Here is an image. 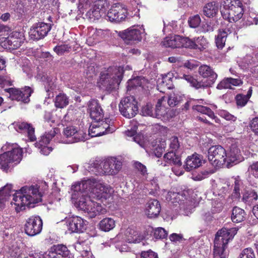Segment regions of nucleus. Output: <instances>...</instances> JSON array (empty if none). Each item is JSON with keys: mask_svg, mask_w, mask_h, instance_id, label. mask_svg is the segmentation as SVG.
<instances>
[{"mask_svg": "<svg viewBox=\"0 0 258 258\" xmlns=\"http://www.w3.org/2000/svg\"><path fill=\"white\" fill-rule=\"evenodd\" d=\"M183 78L196 89H199L202 87L201 82L198 81L190 75H184Z\"/></svg>", "mask_w": 258, "mask_h": 258, "instance_id": "obj_46", "label": "nucleus"}, {"mask_svg": "<svg viewBox=\"0 0 258 258\" xmlns=\"http://www.w3.org/2000/svg\"><path fill=\"white\" fill-rule=\"evenodd\" d=\"M236 99L238 106H244L248 101V97L239 94L236 96Z\"/></svg>", "mask_w": 258, "mask_h": 258, "instance_id": "obj_58", "label": "nucleus"}, {"mask_svg": "<svg viewBox=\"0 0 258 258\" xmlns=\"http://www.w3.org/2000/svg\"><path fill=\"white\" fill-rule=\"evenodd\" d=\"M194 49L198 50L200 51L206 49L208 46V42L207 40L203 36H200L197 38H194Z\"/></svg>", "mask_w": 258, "mask_h": 258, "instance_id": "obj_39", "label": "nucleus"}, {"mask_svg": "<svg viewBox=\"0 0 258 258\" xmlns=\"http://www.w3.org/2000/svg\"><path fill=\"white\" fill-rule=\"evenodd\" d=\"M64 136L69 139V143H74L80 141H84L87 136L83 130H77L73 126H67L63 129Z\"/></svg>", "mask_w": 258, "mask_h": 258, "instance_id": "obj_16", "label": "nucleus"}, {"mask_svg": "<svg viewBox=\"0 0 258 258\" xmlns=\"http://www.w3.org/2000/svg\"><path fill=\"white\" fill-rule=\"evenodd\" d=\"M15 130L20 133H27L28 137L31 141H34L36 137L34 134V128L31 124L26 122H16L14 123Z\"/></svg>", "mask_w": 258, "mask_h": 258, "instance_id": "obj_25", "label": "nucleus"}, {"mask_svg": "<svg viewBox=\"0 0 258 258\" xmlns=\"http://www.w3.org/2000/svg\"><path fill=\"white\" fill-rule=\"evenodd\" d=\"M244 211L237 207L233 208L231 214V220L234 223H239L243 221L245 218Z\"/></svg>", "mask_w": 258, "mask_h": 258, "instance_id": "obj_34", "label": "nucleus"}, {"mask_svg": "<svg viewBox=\"0 0 258 258\" xmlns=\"http://www.w3.org/2000/svg\"><path fill=\"white\" fill-rule=\"evenodd\" d=\"M185 195L184 192H176L170 191L168 192L166 199L167 201L170 202L172 204L179 203L180 204L186 199Z\"/></svg>", "mask_w": 258, "mask_h": 258, "instance_id": "obj_32", "label": "nucleus"}, {"mask_svg": "<svg viewBox=\"0 0 258 258\" xmlns=\"http://www.w3.org/2000/svg\"><path fill=\"white\" fill-rule=\"evenodd\" d=\"M59 129L57 127H54L50 132L47 133L41 137L39 141V144L41 146H43L40 150L42 154L44 155H48L51 151L48 147H46L45 145L49 143L50 140L55 136L58 132Z\"/></svg>", "mask_w": 258, "mask_h": 258, "instance_id": "obj_22", "label": "nucleus"}, {"mask_svg": "<svg viewBox=\"0 0 258 258\" xmlns=\"http://www.w3.org/2000/svg\"><path fill=\"white\" fill-rule=\"evenodd\" d=\"M69 103V98L64 94L60 93L55 98L54 104L57 108H63Z\"/></svg>", "mask_w": 258, "mask_h": 258, "instance_id": "obj_40", "label": "nucleus"}, {"mask_svg": "<svg viewBox=\"0 0 258 258\" xmlns=\"http://www.w3.org/2000/svg\"><path fill=\"white\" fill-rule=\"evenodd\" d=\"M127 232L129 234L127 235V240L129 243H139L145 238L144 235L133 229H128Z\"/></svg>", "mask_w": 258, "mask_h": 258, "instance_id": "obj_37", "label": "nucleus"}, {"mask_svg": "<svg viewBox=\"0 0 258 258\" xmlns=\"http://www.w3.org/2000/svg\"><path fill=\"white\" fill-rule=\"evenodd\" d=\"M231 5L225 8L221 12L223 18L229 22H236L243 16V8L239 0L231 1Z\"/></svg>", "mask_w": 258, "mask_h": 258, "instance_id": "obj_6", "label": "nucleus"}, {"mask_svg": "<svg viewBox=\"0 0 258 258\" xmlns=\"http://www.w3.org/2000/svg\"><path fill=\"white\" fill-rule=\"evenodd\" d=\"M161 211V206L158 201L152 199L148 201L146 205V214L149 218L156 217Z\"/></svg>", "mask_w": 258, "mask_h": 258, "instance_id": "obj_23", "label": "nucleus"}, {"mask_svg": "<svg viewBox=\"0 0 258 258\" xmlns=\"http://www.w3.org/2000/svg\"><path fill=\"white\" fill-rule=\"evenodd\" d=\"M86 5L92 6L93 8L105 13L108 7V4L106 0H85Z\"/></svg>", "mask_w": 258, "mask_h": 258, "instance_id": "obj_31", "label": "nucleus"}, {"mask_svg": "<svg viewBox=\"0 0 258 258\" xmlns=\"http://www.w3.org/2000/svg\"><path fill=\"white\" fill-rule=\"evenodd\" d=\"M22 150L19 148H14L12 150L0 155V168L7 171L14 164H17L22 160Z\"/></svg>", "mask_w": 258, "mask_h": 258, "instance_id": "obj_7", "label": "nucleus"}, {"mask_svg": "<svg viewBox=\"0 0 258 258\" xmlns=\"http://www.w3.org/2000/svg\"><path fill=\"white\" fill-rule=\"evenodd\" d=\"M227 153L220 145L213 146L208 150V160L214 166L220 167L226 164Z\"/></svg>", "mask_w": 258, "mask_h": 258, "instance_id": "obj_9", "label": "nucleus"}, {"mask_svg": "<svg viewBox=\"0 0 258 258\" xmlns=\"http://www.w3.org/2000/svg\"><path fill=\"white\" fill-rule=\"evenodd\" d=\"M141 258H158V255L154 251L149 250L142 251L141 253Z\"/></svg>", "mask_w": 258, "mask_h": 258, "instance_id": "obj_62", "label": "nucleus"}, {"mask_svg": "<svg viewBox=\"0 0 258 258\" xmlns=\"http://www.w3.org/2000/svg\"><path fill=\"white\" fill-rule=\"evenodd\" d=\"M150 184L151 185V191H150V194L151 195H154L155 192L157 191L159 189L157 178H154L152 180H151L150 181Z\"/></svg>", "mask_w": 258, "mask_h": 258, "instance_id": "obj_63", "label": "nucleus"}, {"mask_svg": "<svg viewBox=\"0 0 258 258\" xmlns=\"http://www.w3.org/2000/svg\"><path fill=\"white\" fill-rule=\"evenodd\" d=\"M181 44V36L179 35L166 37L162 42V44L165 47L172 48H180Z\"/></svg>", "mask_w": 258, "mask_h": 258, "instance_id": "obj_29", "label": "nucleus"}, {"mask_svg": "<svg viewBox=\"0 0 258 258\" xmlns=\"http://www.w3.org/2000/svg\"><path fill=\"white\" fill-rule=\"evenodd\" d=\"M51 24L44 22H38L33 25L29 32V36L34 40L44 38L50 31Z\"/></svg>", "mask_w": 258, "mask_h": 258, "instance_id": "obj_12", "label": "nucleus"}, {"mask_svg": "<svg viewBox=\"0 0 258 258\" xmlns=\"http://www.w3.org/2000/svg\"><path fill=\"white\" fill-rule=\"evenodd\" d=\"M70 47L68 45L63 44L57 45L53 48V50L59 55H62L66 52L70 51Z\"/></svg>", "mask_w": 258, "mask_h": 258, "instance_id": "obj_56", "label": "nucleus"}, {"mask_svg": "<svg viewBox=\"0 0 258 258\" xmlns=\"http://www.w3.org/2000/svg\"><path fill=\"white\" fill-rule=\"evenodd\" d=\"M45 126L49 125L50 126H52L53 124L54 123V119L52 116V113L49 111H45L43 116Z\"/></svg>", "mask_w": 258, "mask_h": 258, "instance_id": "obj_54", "label": "nucleus"}, {"mask_svg": "<svg viewBox=\"0 0 258 258\" xmlns=\"http://www.w3.org/2000/svg\"><path fill=\"white\" fill-rule=\"evenodd\" d=\"M134 167L139 172H140L145 179H147V175L148 174L147 173L146 167L144 165L138 161H136L134 163Z\"/></svg>", "mask_w": 258, "mask_h": 258, "instance_id": "obj_52", "label": "nucleus"}, {"mask_svg": "<svg viewBox=\"0 0 258 258\" xmlns=\"http://www.w3.org/2000/svg\"><path fill=\"white\" fill-rule=\"evenodd\" d=\"M229 78H226L221 81L217 85L218 89H230L231 86L229 84Z\"/></svg>", "mask_w": 258, "mask_h": 258, "instance_id": "obj_61", "label": "nucleus"}, {"mask_svg": "<svg viewBox=\"0 0 258 258\" xmlns=\"http://www.w3.org/2000/svg\"><path fill=\"white\" fill-rule=\"evenodd\" d=\"M128 86H131L132 87H142L144 86L148 83L147 80L143 77H137L133 79L130 80L128 81Z\"/></svg>", "mask_w": 258, "mask_h": 258, "instance_id": "obj_44", "label": "nucleus"}, {"mask_svg": "<svg viewBox=\"0 0 258 258\" xmlns=\"http://www.w3.org/2000/svg\"><path fill=\"white\" fill-rule=\"evenodd\" d=\"M237 231L236 228H222L217 232L214 240V253L215 255H223L229 240L233 238Z\"/></svg>", "mask_w": 258, "mask_h": 258, "instance_id": "obj_4", "label": "nucleus"}, {"mask_svg": "<svg viewBox=\"0 0 258 258\" xmlns=\"http://www.w3.org/2000/svg\"><path fill=\"white\" fill-rule=\"evenodd\" d=\"M193 109L207 115L211 118L214 119L216 123H219L220 122V119L215 116L214 112L208 107L197 105L193 106Z\"/></svg>", "mask_w": 258, "mask_h": 258, "instance_id": "obj_33", "label": "nucleus"}, {"mask_svg": "<svg viewBox=\"0 0 258 258\" xmlns=\"http://www.w3.org/2000/svg\"><path fill=\"white\" fill-rule=\"evenodd\" d=\"M86 15L88 19L91 22H94L95 20H99L102 17H105V13H103L102 11H99L93 7H92V8L87 12Z\"/></svg>", "mask_w": 258, "mask_h": 258, "instance_id": "obj_42", "label": "nucleus"}, {"mask_svg": "<svg viewBox=\"0 0 258 258\" xmlns=\"http://www.w3.org/2000/svg\"><path fill=\"white\" fill-rule=\"evenodd\" d=\"M227 33L225 30H219L217 35L215 37V42L217 47L222 49L225 46Z\"/></svg>", "mask_w": 258, "mask_h": 258, "instance_id": "obj_41", "label": "nucleus"}, {"mask_svg": "<svg viewBox=\"0 0 258 258\" xmlns=\"http://www.w3.org/2000/svg\"><path fill=\"white\" fill-rule=\"evenodd\" d=\"M118 107L120 113L128 118L134 117L138 111L137 102L133 96L122 99Z\"/></svg>", "mask_w": 258, "mask_h": 258, "instance_id": "obj_10", "label": "nucleus"}, {"mask_svg": "<svg viewBox=\"0 0 258 258\" xmlns=\"http://www.w3.org/2000/svg\"><path fill=\"white\" fill-rule=\"evenodd\" d=\"M88 194V190L85 188L83 190L81 188V190L78 191L73 190L72 199L75 200L78 208L87 213L91 218L105 214L106 210L100 204L91 200Z\"/></svg>", "mask_w": 258, "mask_h": 258, "instance_id": "obj_2", "label": "nucleus"}, {"mask_svg": "<svg viewBox=\"0 0 258 258\" xmlns=\"http://www.w3.org/2000/svg\"><path fill=\"white\" fill-rule=\"evenodd\" d=\"M88 110L91 118L94 121L103 120V110L96 100H92L88 103Z\"/></svg>", "mask_w": 258, "mask_h": 258, "instance_id": "obj_21", "label": "nucleus"}, {"mask_svg": "<svg viewBox=\"0 0 258 258\" xmlns=\"http://www.w3.org/2000/svg\"><path fill=\"white\" fill-rule=\"evenodd\" d=\"M201 22V19L200 16L199 15H196L193 16H191L188 18V23L189 26L191 28H197Z\"/></svg>", "mask_w": 258, "mask_h": 258, "instance_id": "obj_47", "label": "nucleus"}, {"mask_svg": "<svg viewBox=\"0 0 258 258\" xmlns=\"http://www.w3.org/2000/svg\"><path fill=\"white\" fill-rule=\"evenodd\" d=\"M9 90L10 97L12 100L21 101L25 103L29 101V97L33 92L32 89L28 86H25L22 89L10 88Z\"/></svg>", "mask_w": 258, "mask_h": 258, "instance_id": "obj_15", "label": "nucleus"}, {"mask_svg": "<svg viewBox=\"0 0 258 258\" xmlns=\"http://www.w3.org/2000/svg\"><path fill=\"white\" fill-rule=\"evenodd\" d=\"M218 10V4L215 2H212L207 4L203 7V14L207 17L212 18L216 15Z\"/></svg>", "mask_w": 258, "mask_h": 258, "instance_id": "obj_28", "label": "nucleus"}, {"mask_svg": "<svg viewBox=\"0 0 258 258\" xmlns=\"http://www.w3.org/2000/svg\"><path fill=\"white\" fill-rule=\"evenodd\" d=\"M182 100V97L178 94L173 93L168 96L167 103L170 107H174L180 104Z\"/></svg>", "mask_w": 258, "mask_h": 258, "instance_id": "obj_45", "label": "nucleus"}, {"mask_svg": "<svg viewBox=\"0 0 258 258\" xmlns=\"http://www.w3.org/2000/svg\"><path fill=\"white\" fill-rule=\"evenodd\" d=\"M167 232L162 227H158L154 231V237L156 239H163L167 237Z\"/></svg>", "mask_w": 258, "mask_h": 258, "instance_id": "obj_48", "label": "nucleus"}, {"mask_svg": "<svg viewBox=\"0 0 258 258\" xmlns=\"http://www.w3.org/2000/svg\"><path fill=\"white\" fill-rule=\"evenodd\" d=\"M99 228L102 231H109L114 228L115 225V221L111 218H106L99 222Z\"/></svg>", "mask_w": 258, "mask_h": 258, "instance_id": "obj_35", "label": "nucleus"}, {"mask_svg": "<svg viewBox=\"0 0 258 258\" xmlns=\"http://www.w3.org/2000/svg\"><path fill=\"white\" fill-rule=\"evenodd\" d=\"M122 162L114 157L107 159L102 163V171L109 175L116 174L122 168Z\"/></svg>", "mask_w": 258, "mask_h": 258, "instance_id": "obj_17", "label": "nucleus"}, {"mask_svg": "<svg viewBox=\"0 0 258 258\" xmlns=\"http://www.w3.org/2000/svg\"><path fill=\"white\" fill-rule=\"evenodd\" d=\"M164 161L165 163L163 166L174 165L177 166H180L182 164L180 157L177 154V152L171 151L164 154L163 157Z\"/></svg>", "mask_w": 258, "mask_h": 258, "instance_id": "obj_27", "label": "nucleus"}, {"mask_svg": "<svg viewBox=\"0 0 258 258\" xmlns=\"http://www.w3.org/2000/svg\"><path fill=\"white\" fill-rule=\"evenodd\" d=\"M141 114L143 116H150L153 117L154 111L152 105L150 103H147L142 107Z\"/></svg>", "mask_w": 258, "mask_h": 258, "instance_id": "obj_53", "label": "nucleus"}, {"mask_svg": "<svg viewBox=\"0 0 258 258\" xmlns=\"http://www.w3.org/2000/svg\"><path fill=\"white\" fill-rule=\"evenodd\" d=\"M164 100V97H162L161 99L158 100L156 105L155 111L154 112L153 117L161 118L162 116H164L166 114V109L162 105Z\"/></svg>", "mask_w": 258, "mask_h": 258, "instance_id": "obj_38", "label": "nucleus"}, {"mask_svg": "<svg viewBox=\"0 0 258 258\" xmlns=\"http://www.w3.org/2000/svg\"><path fill=\"white\" fill-rule=\"evenodd\" d=\"M24 255L22 249L16 247L10 250L8 258H22Z\"/></svg>", "mask_w": 258, "mask_h": 258, "instance_id": "obj_50", "label": "nucleus"}, {"mask_svg": "<svg viewBox=\"0 0 258 258\" xmlns=\"http://www.w3.org/2000/svg\"><path fill=\"white\" fill-rule=\"evenodd\" d=\"M194 38L189 39L188 37H183L181 36L180 47H185L190 49H194Z\"/></svg>", "mask_w": 258, "mask_h": 258, "instance_id": "obj_49", "label": "nucleus"}, {"mask_svg": "<svg viewBox=\"0 0 258 258\" xmlns=\"http://www.w3.org/2000/svg\"><path fill=\"white\" fill-rule=\"evenodd\" d=\"M42 226V220L40 217L31 216L27 220L25 225V233L30 236L36 235L41 232Z\"/></svg>", "mask_w": 258, "mask_h": 258, "instance_id": "obj_13", "label": "nucleus"}, {"mask_svg": "<svg viewBox=\"0 0 258 258\" xmlns=\"http://www.w3.org/2000/svg\"><path fill=\"white\" fill-rule=\"evenodd\" d=\"M226 166L228 168L236 165L242 161L240 150L235 145H232L227 153Z\"/></svg>", "mask_w": 258, "mask_h": 258, "instance_id": "obj_20", "label": "nucleus"}, {"mask_svg": "<svg viewBox=\"0 0 258 258\" xmlns=\"http://www.w3.org/2000/svg\"><path fill=\"white\" fill-rule=\"evenodd\" d=\"M250 173L258 179V161L253 163L248 168Z\"/></svg>", "mask_w": 258, "mask_h": 258, "instance_id": "obj_59", "label": "nucleus"}, {"mask_svg": "<svg viewBox=\"0 0 258 258\" xmlns=\"http://www.w3.org/2000/svg\"><path fill=\"white\" fill-rule=\"evenodd\" d=\"M43 195L39 191L37 186H24L20 191L13 195V203L16 211L19 212L25 209L34 207V204L41 201Z\"/></svg>", "mask_w": 258, "mask_h": 258, "instance_id": "obj_1", "label": "nucleus"}, {"mask_svg": "<svg viewBox=\"0 0 258 258\" xmlns=\"http://www.w3.org/2000/svg\"><path fill=\"white\" fill-rule=\"evenodd\" d=\"M250 127L255 134L258 135V117H256L251 120Z\"/></svg>", "mask_w": 258, "mask_h": 258, "instance_id": "obj_64", "label": "nucleus"}, {"mask_svg": "<svg viewBox=\"0 0 258 258\" xmlns=\"http://www.w3.org/2000/svg\"><path fill=\"white\" fill-rule=\"evenodd\" d=\"M144 29H127L124 31L119 32L118 35L126 42L130 41H141L144 35Z\"/></svg>", "mask_w": 258, "mask_h": 258, "instance_id": "obj_19", "label": "nucleus"}, {"mask_svg": "<svg viewBox=\"0 0 258 258\" xmlns=\"http://www.w3.org/2000/svg\"><path fill=\"white\" fill-rule=\"evenodd\" d=\"M199 73L203 78L207 79L206 81H200L202 87H208L216 81L218 75L210 66L206 64L201 66L199 68Z\"/></svg>", "mask_w": 258, "mask_h": 258, "instance_id": "obj_14", "label": "nucleus"}, {"mask_svg": "<svg viewBox=\"0 0 258 258\" xmlns=\"http://www.w3.org/2000/svg\"><path fill=\"white\" fill-rule=\"evenodd\" d=\"M85 190V188L91 192L94 193L99 199H109L113 194V189L110 186L104 183L98 179L90 178L88 180L78 182L72 186V190L79 191Z\"/></svg>", "mask_w": 258, "mask_h": 258, "instance_id": "obj_3", "label": "nucleus"}, {"mask_svg": "<svg viewBox=\"0 0 258 258\" xmlns=\"http://www.w3.org/2000/svg\"><path fill=\"white\" fill-rule=\"evenodd\" d=\"M202 159L201 155L194 153L188 156L185 161L184 168L186 171H189L199 167L202 165Z\"/></svg>", "mask_w": 258, "mask_h": 258, "instance_id": "obj_24", "label": "nucleus"}, {"mask_svg": "<svg viewBox=\"0 0 258 258\" xmlns=\"http://www.w3.org/2000/svg\"><path fill=\"white\" fill-rule=\"evenodd\" d=\"M42 80L44 82L45 90L47 92L53 90L55 88L54 79L47 75H43Z\"/></svg>", "mask_w": 258, "mask_h": 258, "instance_id": "obj_43", "label": "nucleus"}, {"mask_svg": "<svg viewBox=\"0 0 258 258\" xmlns=\"http://www.w3.org/2000/svg\"><path fill=\"white\" fill-rule=\"evenodd\" d=\"M219 114L220 116L225 118L227 120L235 121L236 120V117L235 116L231 114L226 110H221L219 112Z\"/></svg>", "mask_w": 258, "mask_h": 258, "instance_id": "obj_60", "label": "nucleus"}, {"mask_svg": "<svg viewBox=\"0 0 258 258\" xmlns=\"http://www.w3.org/2000/svg\"><path fill=\"white\" fill-rule=\"evenodd\" d=\"M239 258H255L253 249L250 247L244 249L240 253Z\"/></svg>", "mask_w": 258, "mask_h": 258, "instance_id": "obj_55", "label": "nucleus"}, {"mask_svg": "<svg viewBox=\"0 0 258 258\" xmlns=\"http://www.w3.org/2000/svg\"><path fill=\"white\" fill-rule=\"evenodd\" d=\"M123 74V68L120 67H111L102 71L100 80L104 86L113 88L115 84L118 85L122 80Z\"/></svg>", "mask_w": 258, "mask_h": 258, "instance_id": "obj_5", "label": "nucleus"}, {"mask_svg": "<svg viewBox=\"0 0 258 258\" xmlns=\"http://www.w3.org/2000/svg\"><path fill=\"white\" fill-rule=\"evenodd\" d=\"M244 21L243 24L246 26L253 24L257 25L258 23V18L254 16V15L252 14V16H247L246 19H244Z\"/></svg>", "mask_w": 258, "mask_h": 258, "instance_id": "obj_57", "label": "nucleus"}, {"mask_svg": "<svg viewBox=\"0 0 258 258\" xmlns=\"http://www.w3.org/2000/svg\"><path fill=\"white\" fill-rule=\"evenodd\" d=\"M69 231L74 233H82L86 230L85 221L80 217L72 216L66 220Z\"/></svg>", "mask_w": 258, "mask_h": 258, "instance_id": "obj_18", "label": "nucleus"}, {"mask_svg": "<svg viewBox=\"0 0 258 258\" xmlns=\"http://www.w3.org/2000/svg\"><path fill=\"white\" fill-rule=\"evenodd\" d=\"M115 130L113 122L108 118L105 120L94 121L89 128V135L91 137H99L102 135L112 133Z\"/></svg>", "mask_w": 258, "mask_h": 258, "instance_id": "obj_8", "label": "nucleus"}, {"mask_svg": "<svg viewBox=\"0 0 258 258\" xmlns=\"http://www.w3.org/2000/svg\"><path fill=\"white\" fill-rule=\"evenodd\" d=\"M256 192L252 189L245 190L243 194L242 200L247 204H250L257 200Z\"/></svg>", "mask_w": 258, "mask_h": 258, "instance_id": "obj_36", "label": "nucleus"}, {"mask_svg": "<svg viewBox=\"0 0 258 258\" xmlns=\"http://www.w3.org/2000/svg\"><path fill=\"white\" fill-rule=\"evenodd\" d=\"M126 16L127 9L119 4L112 6L105 15L106 20L114 23H119L124 21Z\"/></svg>", "mask_w": 258, "mask_h": 258, "instance_id": "obj_11", "label": "nucleus"}, {"mask_svg": "<svg viewBox=\"0 0 258 258\" xmlns=\"http://www.w3.org/2000/svg\"><path fill=\"white\" fill-rule=\"evenodd\" d=\"M70 251L67 247L63 244H57L52 246L48 251L49 254H56V255L62 256L67 257Z\"/></svg>", "mask_w": 258, "mask_h": 258, "instance_id": "obj_30", "label": "nucleus"}, {"mask_svg": "<svg viewBox=\"0 0 258 258\" xmlns=\"http://www.w3.org/2000/svg\"><path fill=\"white\" fill-rule=\"evenodd\" d=\"M157 87L160 92H164L166 89H172L174 87L172 82V74L168 73L163 76L161 79H159Z\"/></svg>", "mask_w": 258, "mask_h": 258, "instance_id": "obj_26", "label": "nucleus"}, {"mask_svg": "<svg viewBox=\"0 0 258 258\" xmlns=\"http://www.w3.org/2000/svg\"><path fill=\"white\" fill-rule=\"evenodd\" d=\"M180 146V142L177 137L174 136L169 139V147L171 151L177 152Z\"/></svg>", "mask_w": 258, "mask_h": 258, "instance_id": "obj_51", "label": "nucleus"}]
</instances>
